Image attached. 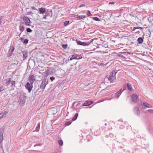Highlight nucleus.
<instances>
[{
	"label": "nucleus",
	"mask_w": 153,
	"mask_h": 153,
	"mask_svg": "<svg viewBox=\"0 0 153 153\" xmlns=\"http://www.w3.org/2000/svg\"><path fill=\"white\" fill-rule=\"evenodd\" d=\"M48 80L46 78H45L43 79L40 86V88L44 89L46 85L48 84Z\"/></svg>",
	"instance_id": "f257e3e1"
},
{
	"label": "nucleus",
	"mask_w": 153,
	"mask_h": 153,
	"mask_svg": "<svg viewBox=\"0 0 153 153\" xmlns=\"http://www.w3.org/2000/svg\"><path fill=\"white\" fill-rule=\"evenodd\" d=\"M116 73V72L115 71H112L111 74L109 76V77L108 78L109 80H110L111 83L113 82V80L115 79Z\"/></svg>",
	"instance_id": "f03ea898"
},
{
	"label": "nucleus",
	"mask_w": 153,
	"mask_h": 153,
	"mask_svg": "<svg viewBox=\"0 0 153 153\" xmlns=\"http://www.w3.org/2000/svg\"><path fill=\"white\" fill-rule=\"evenodd\" d=\"M93 41V39H91V41L90 42H82L81 41H77V43L78 45H79L83 46L88 45L91 44V43Z\"/></svg>",
	"instance_id": "7ed1b4c3"
},
{
	"label": "nucleus",
	"mask_w": 153,
	"mask_h": 153,
	"mask_svg": "<svg viewBox=\"0 0 153 153\" xmlns=\"http://www.w3.org/2000/svg\"><path fill=\"white\" fill-rule=\"evenodd\" d=\"M25 22V24L26 26H30V21L29 19L27 16H24L23 18Z\"/></svg>",
	"instance_id": "20e7f679"
},
{
	"label": "nucleus",
	"mask_w": 153,
	"mask_h": 153,
	"mask_svg": "<svg viewBox=\"0 0 153 153\" xmlns=\"http://www.w3.org/2000/svg\"><path fill=\"white\" fill-rule=\"evenodd\" d=\"M138 97V96L136 94H132L131 97L132 102L134 103L136 102L137 101Z\"/></svg>",
	"instance_id": "39448f33"
},
{
	"label": "nucleus",
	"mask_w": 153,
	"mask_h": 153,
	"mask_svg": "<svg viewBox=\"0 0 153 153\" xmlns=\"http://www.w3.org/2000/svg\"><path fill=\"white\" fill-rule=\"evenodd\" d=\"M32 84H31L30 83L27 82L25 85V88L27 89L29 93H30L31 91L32 90V86H31Z\"/></svg>",
	"instance_id": "423d86ee"
},
{
	"label": "nucleus",
	"mask_w": 153,
	"mask_h": 153,
	"mask_svg": "<svg viewBox=\"0 0 153 153\" xmlns=\"http://www.w3.org/2000/svg\"><path fill=\"white\" fill-rule=\"evenodd\" d=\"M124 90H122V89H120L115 94L113 97V98H118Z\"/></svg>",
	"instance_id": "0eeeda50"
},
{
	"label": "nucleus",
	"mask_w": 153,
	"mask_h": 153,
	"mask_svg": "<svg viewBox=\"0 0 153 153\" xmlns=\"http://www.w3.org/2000/svg\"><path fill=\"white\" fill-rule=\"evenodd\" d=\"M29 80L30 83L32 84L33 82L35 81V79L34 76L33 75H31L29 77Z\"/></svg>",
	"instance_id": "6e6552de"
},
{
	"label": "nucleus",
	"mask_w": 153,
	"mask_h": 153,
	"mask_svg": "<svg viewBox=\"0 0 153 153\" xmlns=\"http://www.w3.org/2000/svg\"><path fill=\"white\" fill-rule=\"evenodd\" d=\"M134 111L135 114L139 115L140 114V112L138 107H136L134 109Z\"/></svg>",
	"instance_id": "1a4fd4ad"
},
{
	"label": "nucleus",
	"mask_w": 153,
	"mask_h": 153,
	"mask_svg": "<svg viewBox=\"0 0 153 153\" xmlns=\"http://www.w3.org/2000/svg\"><path fill=\"white\" fill-rule=\"evenodd\" d=\"M140 102L143 106H144L147 108H152V106L149 104L148 103L146 102H143L142 103V101H140Z\"/></svg>",
	"instance_id": "9d476101"
},
{
	"label": "nucleus",
	"mask_w": 153,
	"mask_h": 153,
	"mask_svg": "<svg viewBox=\"0 0 153 153\" xmlns=\"http://www.w3.org/2000/svg\"><path fill=\"white\" fill-rule=\"evenodd\" d=\"M74 17L79 19H81L85 18V16H79L76 15H75Z\"/></svg>",
	"instance_id": "9b49d317"
},
{
	"label": "nucleus",
	"mask_w": 153,
	"mask_h": 153,
	"mask_svg": "<svg viewBox=\"0 0 153 153\" xmlns=\"http://www.w3.org/2000/svg\"><path fill=\"white\" fill-rule=\"evenodd\" d=\"M22 53L23 55V59L24 60L27 57L28 52L26 51H23L22 52Z\"/></svg>",
	"instance_id": "f8f14e48"
},
{
	"label": "nucleus",
	"mask_w": 153,
	"mask_h": 153,
	"mask_svg": "<svg viewBox=\"0 0 153 153\" xmlns=\"http://www.w3.org/2000/svg\"><path fill=\"white\" fill-rule=\"evenodd\" d=\"M72 58L76 59H79L82 58V56L81 55H74L72 56Z\"/></svg>",
	"instance_id": "ddd939ff"
},
{
	"label": "nucleus",
	"mask_w": 153,
	"mask_h": 153,
	"mask_svg": "<svg viewBox=\"0 0 153 153\" xmlns=\"http://www.w3.org/2000/svg\"><path fill=\"white\" fill-rule=\"evenodd\" d=\"M14 48L13 46H11L9 50L8 53L10 54V56H11L14 51Z\"/></svg>",
	"instance_id": "4468645a"
},
{
	"label": "nucleus",
	"mask_w": 153,
	"mask_h": 153,
	"mask_svg": "<svg viewBox=\"0 0 153 153\" xmlns=\"http://www.w3.org/2000/svg\"><path fill=\"white\" fill-rule=\"evenodd\" d=\"M45 8L41 7V8H40L39 10V13L40 14H43L45 12Z\"/></svg>",
	"instance_id": "2eb2a0df"
},
{
	"label": "nucleus",
	"mask_w": 153,
	"mask_h": 153,
	"mask_svg": "<svg viewBox=\"0 0 153 153\" xmlns=\"http://www.w3.org/2000/svg\"><path fill=\"white\" fill-rule=\"evenodd\" d=\"M126 85L128 90L130 91H131L132 89V87L131 84L129 83H127Z\"/></svg>",
	"instance_id": "dca6fc26"
},
{
	"label": "nucleus",
	"mask_w": 153,
	"mask_h": 153,
	"mask_svg": "<svg viewBox=\"0 0 153 153\" xmlns=\"http://www.w3.org/2000/svg\"><path fill=\"white\" fill-rule=\"evenodd\" d=\"M7 111H5L2 113H1V118H4L6 116V114L7 113Z\"/></svg>",
	"instance_id": "f3484780"
},
{
	"label": "nucleus",
	"mask_w": 153,
	"mask_h": 153,
	"mask_svg": "<svg viewBox=\"0 0 153 153\" xmlns=\"http://www.w3.org/2000/svg\"><path fill=\"white\" fill-rule=\"evenodd\" d=\"M143 41V39L141 37L139 38L137 40L139 44H141Z\"/></svg>",
	"instance_id": "a211bd4d"
},
{
	"label": "nucleus",
	"mask_w": 153,
	"mask_h": 153,
	"mask_svg": "<svg viewBox=\"0 0 153 153\" xmlns=\"http://www.w3.org/2000/svg\"><path fill=\"white\" fill-rule=\"evenodd\" d=\"M89 105L88 101H85L82 104V106H88Z\"/></svg>",
	"instance_id": "6ab92c4d"
},
{
	"label": "nucleus",
	"mask_w": 153,
	"mask_h": 153,
	"mask_svg": "<svg viewBox=\"0 0 153 153\" xmlns=\"http://www.w3.org/2000/svg\"><path fill=\"white\" fill-rule=\"evenodd\" d=\"M51 69L50 68H48L46 71V74H51L52 73V71H51Z\"/></svg>",
	"instance_id": "aec40b11"
},
{
	"label": "nucleus",
	"mask_w": 153,
	"mask_h": 153,
	"mask_svg": "<svg viewBox=\"0 0 153 153\" xmlns=\"http://www.w3.org/2000/svg\"><path fill=\"white\" fill-rule=\"evenodd\" d=\"M78 115V113L76 114H75L74 115V116L72 118V120H73V121L75 120L77 118Z\"/></svg>",
	"instance_id": "412c9836"
},
{
	"label": "nucleus",
	"mask_w": 153,
	"mask_h": 153,
	"mask_svg": "<svg viewBox=\"0 0 153 153\" xmlns=\"http://www.w3.org/2000/svg\"><path fill=\"white\" fill-rule=\"evenodd\" d=\"M113 98H114L113 97H106L104 98V99H105V101H106V100H110Z\"/></svg>",
	"instance_id": "4be33fe9"
},
{
	"label": "nucleus",
	"mask_w": 153,
	"mask_h": 153,
	"mask_svg": "<svg viewBox=\"0 0 153 153\" xmlns=\"http://www.w3.org/2000/svg\"><path fill=\"white\" fill-rule=\"evenodd\" d=\"M19 29L20 31L22 32L24 30V27L23 26H20L19 27Z\"/></svg>",
	"instance_id": "5701e85b"
},
{
	"label": "nucleus",
	"mask_w": 153,
	"mask_h": 153,
	"mask_svg": "<svg viewBox=\"0 0 153 153\" xmlns=\"http://www.w3.org/2000/svg\"><path fill=\"white\" fill-rule=\"evenodd\" d=\"M123 55V56H127L128 54H130V53L128 52H121Z\"/></svg>",
	"instance_id": "b1692460"
},
{
	"label": "nucleus",
	"mask_w": 153,
	"mask_h": 153,
	"mask_svg": "<svg viewBox=\"0 0 153 153\" xmlns=\"http://www.w3.org/2000/svg\"><path fill=\"white\" fill-rule=\"evenodd\" d=\"M6 80L7 81L6 83L7 84H9L10 83L11 81L10 78H9L8 79H6Z\"/></svg>",
	"instance_id": "393cba45"
},
{
	"label": "nucleus",
	"mask_w": 153,
	"mask_h": 153,
	"mask_svg": "<svg viewBox=\"0 0 153 153\" xmlns=\"http://www.w3.org/2000/svg\"><path fill=\"white\" fill-rule=\"evenodd\" d=\"M58 143L61 146H62L63 145V142L62 140H59L58 141Z\"/></svg>",
	"instance_id": "a878e982"
},
{
	"label": "nucleus",
	"mask_w": 153,
	"mask_h": 153,
	"mask_svg": "<svg viewBox=\"0 0 153 153\" xmlns=\"http://www.w3.org/2000/svg\"><path fill=\"white\" fill-rule=\"evenodd\" d=\"M92 18L94 20L96 21H100V20L99 19V18L98 17H93Z\"/></svg>",
	"instance_id": "bb28decb"
},
{
	"label": "nucleus",
	"mask_w": 153,
	"mask_h": 153,
	"mask_svg": "<svg viewBox=\"0 0 153 153\" xmlns=\"http://www.w3.org/2000/svg\"><path fill=\"white\" fill-rule=\"evenodd\" d=\"M12 87H15V82L14 81H13L11 82Z\"/></svg>",
	"instance_id": "cd10ccee"
},
{
	"label": "nucleus",
	"mask_w": 153,
	"mask_h": 153,
	"mask_svg": "<svg viewBox=\"0 0 153 153\" xmlns=\"http://www.w3.org/2000/svg\"><path fill=\"white\" fill-rule=\"evenodd\" d=\"M70 22L69 21H67L65 22L64 25L65 26L67 25Z\"/></svg>",
	"instance_id": "c85d7f7f"
},
{
	"label": "nucleus",
	"mask_w": 153,
	"mask_h": 153,
	"mask_svg": "<svg viewBox=\"0 0 153 153\" xmlns=\"http://www.w3.org/2000/svg\"><path fill=\"white\" fill-rule=\"evenodd\" d=\"M26 30L27 32L29 33L31 32L32 31V30L30 28H27L26 29Z\"/></svg>",
	"instance_id": "c756f323"
},
{
	"label": "nucleus",
	"mask_w": 153,
	"mask_h": 153,
	"mask_svg": "<svg viewBox=\"0 0 153 153\" xmlns=\"http://www.w3.org/2000/svg\"><path fill=\"white\" fill-rule=\"evenodd\" d=\"M104 101H105V99L104 98L102 99L101 100H100L98 101L96 103H100V102H103Z\"/></svg>",
	"instance_id": "7c9ffc66"
},
{
	"label": "nucleus",
	"mask_w": 153,
	"mask_h": 153,
	"mask_svg": "<svg viewBox=\"0 0 153 153\" xmlns=\"http://www.w3.org/2000/svg\"><path fill=\"white\" fill-rule=\"evenodd\" d=\"M71 123V122L70 121H68L65 123V125L66 126L70 125Z\"/></svg>",
	"instance_id": "2f4dec72"
},
{
	"label": "nucleus",
	"mask_w": 153,
	"mask_h": 153,
	"mask_svg": "<svg viewBox=\"0 0 153 153\" xmlns=\"http://www.w3.org/2000/svg\"><path fill=\"white\" fill-rule=\"evenodd\" d=\"M24 42L25 44H27L28 42V40L27 39H25L24 40Z\"/></svg>",
	"instance_id": "473e14b6"
},
{
	"label": "nucleus",
	"mask_w": 153,
	"mask_h": 153,
	"mask_svg": "<svg viewBox=\"0 0 153 153\" xmlns=\"http://www.w3.org/2000/svg\"><path fill=\"white\" fill-rule=\"evenodd\" d=\"M147 111L150 113H151L152 114V113H153V110L149 109V110H148Z\"/></svg>",
	"instance_id": "72a5a7b5"
},
{
	"label": "nucleus",
	"mask_w": 153,
	"mask_h": 153,
	"mask_svg": "<svg viewBox=\"0 0 153 153\" xmlns=\"http://www.w3.org/2000/svg\"><path fill=\"white\" fill-rule=\"evenodd\" d=\"M87 14L88 16H91V13L90 11L88 10L87 11Z\"/></svg>",
	"instance_id": "f704fd0d"
},
{
	"label": "nucleus",
	"mask_w": 153,
	"mask_h": 153,
	"mask_svg": "<svg viewBox=\"0 0 153 153\" xmlns=\"http://www.w3.org/2000/svg\"><path fill=\"white\" fill-rule=\"evenodd\" d=\"M67 45H63L62 47L64 49H66L67 47Z\"/></svg>",
	"instance_id": "c9c22d12"
},
{
	"label": "nucleus",
	"mask_w": 153,
	"mask_h": 153,
	"mask_svg": "<svg viewBox=\"0 0 153 153\" xmlns=\"http://www.w3.org/2000/svg\"><path fill=\"white\" fill-rule=\"evenodd\" d=\"M118 56L120 57L125 58L124 56H123V54L121 53V52L120 53V54L118 55Z\"/></svg>",
	"instance_id": "e433bc0d"
},
{
	"label": "nucleus",
	"mask_w": 153,
	"mask_h": 153,
	"mask_svg": "<svg viewBox=\"0 0 153 153\" xmlns=\"http://www.w3.org/2000/svg\"><path fill=\"white\" fill-rule=\"evenodd\" d=\"M48 14L46 15H44L43 18H42L43 19H46L47 16H48Z\"/></svg>",
	"instance_id": "4c0bfd02"
},
{
	"label": "nucleus",
	"mask_w": 153,
	"mask_h": 153,
	"mask_svg": "<svg viewBox=\"0 0 153 153\" xmlns=\"http://www.w3.org/2000/svg\"><path fill=\"white\" fill-rule=\"evenodd\" d=\"M40 127L38 126H37L36 128V131H38L39 130Z\"/></svg>",
	"instance_id": "58836bf2"
},
{
	"label": "nucleus",
	"mask_w": 153,
	"mask_h": 153,
	"mask_svg": "<svg viewBox=\"0 0 153 153\" xmlns=\"http://www.w3.org/2000/svg\"><path fill=\"white\" fill-rule=\"evenodd\" d=\"M55 78L54 77H51L50 78V79L51 81H53L54 79H55Z\"/></svg>",
	"instance_id": "ea45409f"
},
{
	"label": "nucleus",
	"mask_w": 153,
	"mask_h": 153,
	"mask_svg": "<svg viewBox=\"0 0 153 153\" xmlns=\"http://www.w3.org/2000/svg\"><path fill=\"white\" fill-rule=\"evenodd\" d=\"M31 8L33 10H37L36 8L34 6L31 7Z\"/></svg>",
	"instance_id": "a19ab883"
},
{
	"label": "nucleus",
	"mask_w": 153,
	"mask_h": 153,
	"mask_svg": "<svg viewBox=\"0 0 153 153\" xmlns=\"http://www.w3.org/2000/svg\"><path fill=\"white\" fill-rule=\"evenodd\" d=\"M88 102H89V105H90L94 103V102L92 101H88Z\"/></svg>",
	"instance_id": "79ce46f5"
},
{
	"label": "nucleus",
	"mask_w": 153,
	"mask_h": 153,
	"mask_svg": "<svg viewBox=\"0 0 153 153\" xmlns=\"http://www.w3.org/2000/svg\"><path fill=\"white\" fill-rule=\"evenodd\" d=\"M85 6V5L84 4H81V5H80L79 7H83V6Z\"/></svg>",
	"instance_id": "37998d69"
},
{
	"label": "nucleus",
	"mask_w": 153,
	"mask_h": 153,
	"mask_svg": "<svg viewBox=\"0 0 153 153\" xmlns=\"http://www.w3.org/2000/svg\"><path fill=\"white\" fill-rule=\"evenodd\" d=\"M137 29H140V30H143V27H137Z\"/></svg>",
	"instance_id": "c03bdc74"
},
{
	"label": "nucleus",
	"mask_w": 153,
	"mask_h": 153,
	"mask_svg": "<svg viewBox=\"0 0 153 153\" xmlns=\"http://www.w3.org/2000/svg\"><path fill=\"white\" fill-rule=\"evenodd\" d=\"M105 65V64H104L103 63H101L100 64V65H101V66L104 65Z\"/></svg>",
	"instance_id": "a18cd8bd"
},
{
	"label": "nucleus",
	"mask_w": 153,
	"mask_h": 153,
	"mask_svg": "<svg viewBox=\"0 0 153 153\" xmlns=\"http://www.w3.org/2000/svg\"><path fill=\"white\" fill-rule=\"evenodd\" d=\"M137 27H134L133 28V31L135 30L136 29H137Z\"/></svg>",
	"instance_id": "49530a36"
},
{
	"label": "nucleus",
	"mask_w": 153,
	"mask_h": 153,
	"mask_svg": "<svg viewBox=\"0 0 153 153\" xmlns=\"http://www.w3.org/2000/svg\"><path fill=\"white\" fill-rule=\"evenodd\" d=\"M114 2H110L109 3V4H114Z\"/></svg>",
	"instance_id": "de8ad7c7"
},
{
	"label": "nucleus",
	"mask_w": 153,
	"mask_h": 153,
	"mask_svg": "<svg viewBox=\"0 0 153 153\" xmlns=\"http://www.w3.org/2000/svg\"><path fill=\"white\" fill-rule=\"evenodd\" d=\"M37 126H38V127H40V123H38V125H37Z\"/></svg>",
	"instance_id": "09e8293b"
},
{
	"label": "nucleus",
	"mask_w": 153,
	"mask_h": 153,
	"mask_svg": "<svg viewBox=\"0 0 153 153\" xmlns=\"http://www.w3.org/2000/svg\"><path fill=\"white\" fill-rule=\"evenodd\" d=\"M75 59L74 58H73L72 56L70 59V60H72L73 59Z\"/></svg>",
	"instance_id": "8fccbe9b"
},
{
	"label": "nucleus",
	"mask_w": 153,
	"mask_h": 153,
	"mask_svg": "<svg viewBox=\"0 0 153 153\" xmlns=\"http://www.w3.org/2000/svg\"><path fill=\"white\" fill-rule=\"evenodd\" d=\"M80 104V103H79L76 105V106H78Z\"/></svg>",
	"instance_id": "3c124183"
},
{
	"label": "nucleus",
	"mask_w": 153,
	"mask_h": 153,
	"mask_svg": "<svg viewBox=\"0 0 153 153\" xmlns=\"http://www.w3.org/2000/svg\"><path fill=\"white\" fill-rule=\"evenodd\" d=\"M152 20L153 21V15H152Z\"/></svg>",
	"instance_id": "603ef678"
},
{
	"label": "nucleus",
	"mask_w": 153,
	"mask_h": 153,
	"mask_svg": "<svg viewBox=\"0 0 153 153\" xmlns=\"http://www.w3.org/2000/svg\"><path fill=\"white\" fill-rule=\"evenodd\" d=\"M107 125V124H106V123H105V126H106V125Z\"/></svg>",
	"instance_id": "864d4df0"
},
{
	"label": "nucleus",
	"mask_w": 153,
	"mask_h": 153,
	"mask_svg": "<svg viewBox=\"0 0 153 153\" xmlns=\"http://www.w3.org/2000/svg\"><path fill=\"white\" fill-rule=\"evenodd\" d=\"M75 102H74V103H73L74 104L75 103Z\"/></svg>",
	"instance_id": "5fc2aeb1"
},
{
	"label": "nucleus",
	"mask_w": 153,
	"mask_h": 153,
	"mask_svg": "<svg viewBox=\"0 0 153 153\" xmlns=\"http://www.w3.org/2000/svg\"><path fill=\"white\" fill-rule=\"evenodd\" d=\"M2 139H3V137H2Z\"/></svg>",
	"instance_id": "6e6d98bb"
},
{
	"label": "nucleus",
	"mask_w": 153,
	"mask_h": 153,
	"mask_svg": "<svg viewBox=\"0 0 153 153\" xmlns=\"http://www.w3.org/2000/svg\"><path fill=\"white\" fill-rule=\"evenodd\" d=\"M21 38L22 39H23V38Z\"/></svg>",
	"instance_id": "4d7b16f0"
},
{
	"label": "nucleus",
	"mask_w": 153,
	"mask_h": 153,
	"mask_svg": "<svg viewBox=\"0 0 153 153\" xmlns=\"http://www.w3.org/2000/svg\"><path fill=\"white\" fill-rule=\"evenodd\" d=\"M21 38L22 39H23V38Z\"/></svg>",
	"instance_id": "13d9d810"
},
{
	"label": "nucleus",
	"mask_w": 153,
	"mask_h": 153,
	"mask_svg": "<svg viewBox=\"0 0 153 153\" xmlns=\"http://www.w3.org/2000/svg\"><path fill=\"white\" fill-rule=\"evenodd\" d=\"M52 15V13H51V16Z\"/></svg>",
	"instance_id": "bf43d9fd"
},
{
	"label": "nucleus",
	"mask_w": 153,
	"mask_h": 153,
	"mask_svg": "<svg viewBox=\"0 0 153 153\" xmlns=\"http://www.w3.org/2000/svg\"><path fill=\"white\" fill-rule=\"evenodd\" d=\"M152 1L153 2V0H152Z\"/></svg>",
	"instance_id": "052dcab7"
}]
</instances>
